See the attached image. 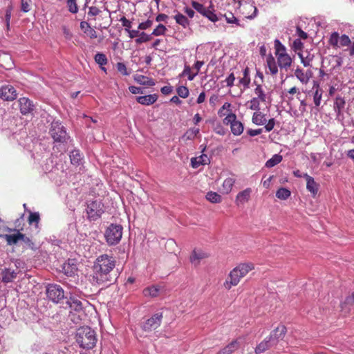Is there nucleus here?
Masks as SVG:
<instances>
[{
  "label": "nucleus",
  "mask_w": 354,
  "mask_h": 354,
  "mask_svg": "<svg viewBox=\"0 0 354 354\" xmlns=\"http://www.w3.org/2000/svg\"><path fill=\"white\" fill-rule=\"evenodd\" d=\"M274 346H276L274 344V340H272L268 336L266 339H265L257 346L255 348V353L261 354Z\"/></svg>",
  "instance_id": "nucleus-15"
},
{
  "label": "nucleus",
  "mask_w": 354,
  "mask_h": 354,
  "mask_svg": "<svg viewBox=\"0 0 354 354\" xmlns=\"http://www.w3.org/2000/svg\"><path fill=\"white\" fill-rule=\"evenodd\" d=\"M232 270L230 271L228 277L227 278L226 281L224 283V286L227 290H230L232 286H236L239 283L241 279L243 277L242 275H241V274L239 272H236V275H237L236 276L237 279H236V281L234 282V277H235V276L233 275V277H232Z\"/></svg>",
  "instance_id": "nucleus-23"
},
{
  "label": "nucleus",
  "mask_w": 354,
  "mask_h": 354,
  "mask_svg": "<svg viewBox=\"0 0 354 354\" xmlns=\"http://www.w3.org/2000/svg\"><path fill=\"white\" fill-rule=\"evenodd\" d=\"M134 80L136 82L141 85L152 86L155 85V81L152 78L142 75H136L134 76Z\"/></svg>",
  "instance_id": "nucleus-26"
},
{
  "label": "nucleus",
  "mask_w": 354,
  "mask_h": 354,
  "mask_svg": "<svg viewBox=\"0 0 354 354\" xmlns=\"http://www.w3.org/2000/svg\"><path fill=\"white\" fill-rule=\"evenodd\" d=\"M122 25L125 28V30L128 31L131 28V22L127 19L125 17H122L120 19Z\"/></svg>",
  "instance_id": "nucleus-56"
},
{
  "label": "nucleus",
  "mask_w": 354,
  "mask_h": 354,
  "mask_svg": "<svg viewBox=\"0 0 354 354\" xmlns=\"http://www.w3.org/2000/svg\"><path fill=\"white\" fill-rule=\"evenodd\" d=\"M143 293L145 296H151L152 297H157L159 293V288L156 286H151L144 289Z\"/></svg>",
  "instance_id": "nucleus-40"
},
{
  "label": "nucleus",
  "mask_w": 354,
  "mask_h": 354,
  "mask_svg": "<svg viewBox=\"0 0 354 354\" xmlns=\"http://www.w3.org/2000/svg\"><path fill=\"white\" fill-rule=\"evenodd\" d=\"M275 125V120L271 118L268 120V123L265 125V129L267 132L272 131Z\"/></svg>",
  "instance_id": "nucleus-59"
},
{
  "label": "nucleus",
  "mask_w": 354,
  "mask_h": 354,
  "mask_svg": "<svg viewBox=\"0 0 354 354\" xmlns=\"http://www.w3.org/2000/svg\"><path fill=\"white\" fill-rule=\"evenodd\" d=\"M123 227L120 224L111 223L105 230L104 236L109 245H115L122 237Z\"/></svg>",
  "instance_id": "nucleus-5"
},
{
  "label": "nucleus",
  "mask_w": 354,
  "mask_h": 354,
  "mask_svg": "<svg viewBox=\"0 0 354 354\" xmlns=\"http://www.w3.org/2000/svg\"><path fill=\"white\" fill-rule=\"evenodd\" d=\"M63 270L64 271V273L68 276H72L74 274L75 271L76 270L75 267L70 266L69 264H64L63 266Z\"/></svg>",
  "instance_id": "nucleus-55"
},
{
  "label": "nucleus",
  "mask_w": 354,
  "mask_h": 354,
  "mask_svg": "<svg viewBox=\"0 0 354 354\" xmlns=\"http://www.w3.org/2000/svg\"><path fill=\"white\" fill-rule=\"evenodd\" d=\"M234 80H235V76H234V73H232L225 80V82H226L227 86L232 87L234 85Z\"/></svg>",
  "instance_id": "nucleus-58"
},
{
  "label": "nucleus",
  "mask_w": 354,
  "mask_h": 354,
  "mask_svg": "<svg viewBox=\"0 0 354 354\" xmlns=\"http://www.w3.org/2000/svg\"><path fill=\"white\" fill-rule=\"evenodd\" d=\"M192 6L194 10H196L198 12L201 14L202 15H206L205 11L207 8H206L203 4L196 1H192Z\"/></svg>",
  "instance_id": "nucleus-46"
},
{
  "label": "nucleus",
  "mask_w": 354,
  "mask_h": 354,
  "mask_svg": "<svg viewBox=\"0 0 354 354\" xmlns=\"http://www.w3.org/2000/svg\"><path fill=\"white\" fill-rule=\"evenodd\" d=\"M49 133L55 143L54 147H57L59 151H66V144L70 137L62 123L59 121L52 122Z\"/></svg>",
  "instance_id": "nucleus-2"
},
{
  "label": "nucleus",
  "mask_w": 354,
  "mask_h": 354,
  "mask_svg": "<svg viewBox=\"0 0 354 354\" xmlns=\"http://www.w3.org/2000/svg\"><path fill=\"white\" fill-rule=\"evenodd\" d=\"M260 100L257 97H253L250 101V109L252 110L259 111L260 110Z\"/></svg>",
  "instance_id": "nucleus-53"
},
{
  "label": "nucleus",
  "mask_w": 354,
  "mask_h": 354,
  "mask_svg": "<svg viewBox=\"0 0 354 354\" xmlns=\"http://www.w3.org/2000/svg\"><path fill=\"white\" fill-rule=\"evenodd\" d=\"M71 162L73 165H79L82 160V154L79 150H73L70 154Z\"/></svg>",
  "instance_id": "nucleus-35"
},
{
  "label": "nucleus",
  "mask_w": 354,
  "mask_h": 354,
  "mask_svg": "<svg viewBox=\"0 0 354 354\" xmlns=\"http://www.w3.org/2000/svg\"><path fill=\"white\" fill-rule=\"evenodd\" d=\"M17 91L13 86L6 84L0 86V98L3 100L12 101L16 99Z\"/></svg>",
  "instance_id": "nucleus-11"
},
{
  "label": "nucleus",
  "mask_w": 354,
  "mask_h": 354,
  "mask_svg": "<svg viewBox=\"0 0 354 354\" xmlns=\"http://www.w3.org/2000/svg\"><path fill=\"white\" fill-rule=\"evenodd\" d=\"M306 55L304 53H298V55L301 59V62L305 67L310 66V62L313 61L314 55L306 52Z\"/></svg>",
  "instance_id": "nucleus-32"
},
{
  "label": "nucleus",
  "mask_w": 354,
  "mask_h": 354,
  "mask_svg": "<svg viewBox=\"0 0 354 354\" xmlns=\"http://www.w3.org/2000/svg\"><path fill=\"white\" fill-rule=\"evenodd\" d=\"M100 12V10H99V8H97L95 6H91L89 8L88 15L90 16H96V15H99Z\"/></svg>",
  "instance_id": "nucleus-64"
},
{
  "label": "nucleus",
  "mask_w": 354,
  "mask_h": 354,
  "mask_svg": "<svg viewBox=\"0 0 354 354\" xmlns=\"http://www.w3.org/2000/svg\"><path fill=\"white\" fill-rule=\"evenodd\" d=\"M234 183H235V180L234 178H226L223 183V187L224 191L226 193H229L232 190V188Z\"/></svg>",
  "instance_id": "nucleus-43"
},
{
  "label": "nucleus",
  "mask_w": 354,
  "mask_h": 354,
  "mask_svg": "<svg viewBox=\"0 0 354 354\" xmlns=\"http://www.w3.org/2000/svg\"><path fill=\"white\" fill-rule=\"evenodd\" d=\"M290 194V191L284 187L279 188L276 192V196L281 200H286Z\"/></svg>",
  "instance_id": "nucleus-38"
},
{
  "label": "nucleus",
  "mask_w": 354,
  "mask_h": 354,
  "mask_svg": "<svg viewBox=\"0 0 354 354\" xmlns=\"http://www.w3.org/2000/svg\"><path fill=\"white\" fill-rule=\"evenodd\" d=\"M176 92L179 97L186 98L189 96V89L187 86H180L176 88Z\"/></svg>",
  "instance_id": "nucleus-48"
},
{
  "label": "nucleus",
  "mask_w": 354,
  "mask_h": 354,
  "mask_svg": "<svg viewBox=\"0 0 354 354\" xmlns=\"http://www.w3.org/2000/svg\"><path fill=\"white\" fill-rule=\"evenodd\" d=\"M158 95L156 94H150L136 97V101L143 105H151L157 101Z\"/></svg>",
  "instance_id": "nucleus-21"
},
{
  "label": "nucleus",
  "mask_w": 354,
  "mask_h": 354,
  "mask_svg": "<svg viewBox=\"0 0 354 354\" xmlns=\"http://www.w3.org/2000/svg\"><path fill=\"white\" fill-rule=\"evenodd\" d=\"M252 192L251 188H247L242 192H240L236 197V203L237 205H243L248 202L250 198Z\"/></svg>",
  "instance_id": "nucleus-19"
},
{
  "label": "nucleus",
  "mask_w": 354,
  "mask_h": 354,
  "mask_svg": "<svg viewBox=\"0 0 354 354\" xmlns=\"http://www.w3.org/2000/svg\"><path fill=\"white\" fill-rule=\"evenodd\" d=\"M95 61L97 64H98L100 66H103L107 64V58L106 55L102 53H97L95 55Z\"/></svg>",
  "instance_id": "nucleus-41"
},
{
  "label": "nucleus",
  "mask_w": 354,
  "mask_h": 354,
  "mask_svg": "<svg viewBox=\"0 0 354 354\" xmlns=\"http://www.w3.org/2000/svg\"><path fill=\"white\" fill-rule=\"evenodd\" d=\"M277 57V63L281 68L287 70L292 64V58L287 53L280 54Z\"/></svg>",
  "instance_id": "nucleus-20"
},
{
  "label": "nucleus",
  "mask_w": 354,
  "mask_h": 354,
  "mask_svg": "<svg viewBox=\"0 0 354 354\" xmlns=\"http://www.w3.org/2000/svg\"><path fill=\"white\" fill-rule=\"evenodd\" d=\"M212 6H209L205 11L206 15H203V16L207 17L209 20H210L212 22H216L218 20V17L216 14L214 13Z\"/></svg>",
  "instance_id": "nucleus-44"
},
{
  "label": "nucleus",
  "mask_w": 354,
  "mask_h": 354,
  "mask_svg": "<svg viewBox=\"0 0 354 354\" xmlns=\"http://www.w3.org/2000/svg\"><path fill=\"white\" fill-rule=\"evenodd\" d=\"M75 339L80 347L91 349L96 344V333L89 326H82L76 331Z\"/></svg>",
  "instance_id": "nucleus-3"
},
{
  "label": "nucleus",
  "mask_w": 354,
  "mask_h": 354,
  "mask_svg": "<svg viewBox=\"0 0 354 354\" xmlns=\"http://www.w3.org/2000/svg\"><path fill=\"white\" fill-rule=\"evenodd\" d=\"M116 68L118 72H120L123 75H129V73L127 72V68L126 65L122 62H118L116 64Z\"/></svg>",
  "instance_id": "nucleus-54"
},
{
  "label": "nucleus",
  "mask_w": 354,
  "mask_h": 354,
  "mask_svg": "<svg viewBox=\"0 0 354 354\" xmlns=\"http://www.w3.org/2000/svg\"><path fill=\"white\" fill-rule=\"evenodd\" d=\"M329 44L333 47H339L338 43L339 44V35L337 32H333L329 38Z\"/></svg>",
  "instance_id": "nucleus-47"
},
{
  "label": "nucleus",
  "mask_w": 354,
  "mask_h": 354,
  "mask_svg": "<svg viewBox=\"0 0 354 354\" xmlns=\"http://www.w3.org/2000/svg\"><path fill=\"white\" fill-rule=\"evenodd\" d=\"M206 257V255L203 252H197L196 250H194L192 255L190 256V261L192 263L198 264L200 260Z\"/></svg>",
  "instance_id": "nucleus-34"
},
{
  "label": "nucleus",
  "mask_w": 354,
  "mask_h": 354,
  "mask_svg": "<svg viewBox=\"0 0 354 354\" xmlns=\"http://www.w3.org/2000/svg\"><path fill=\"white\" fill-rule=\"evenodd\" d=\"M40 220L39 214L38 212H31L28 216L29 224H37Z\"/></svg>",
  "instance_id": "nucleus-52"
},
{
  "label": "nucleus",
  "mask_w": 354,
  "mask_h": 354,
  "mask_svg": "<svg viewBox=\"0 0 354 354\" xmlns=\"http://www.w3.org/2000/svg\"><path fill=\"white\" fill-rule=\"evenodd\" d=\"M304 177L306 180L307 189L315 196L317 194L319 185L315 181L313 177L307 174H304Z\"/></svg>",
  "instance_id": "nucleus-18"
},
{
  "label": "nucleus",
  "mask_w": 354,
  "mask_h": 354,
  "mask_svg": "<svg viewBox=\"0 0 354 354\" xmlns=\"http://www.w3.org/2000/svg\"><path fill=\"white\" fill-rule=\"evenodd\" d=\"M303 46V43L299 39H295L292 43V48L295 51L297 50H301Z\"/></svg>",
  "instance_id": "nucleus-63"
},
{
  "label": "nucleus",
  "mask_w": 354,
  "mask_h": 354,
  "mask_svg": "<svg viewBox=\"0 0 354 354\" xmlns=\"http://www.w3.org/2000/svg\"><path fill=\"white\" fill-rule=\"evenodd\" d=\"M67 7L71 13L75 14L78 12L76 0H67Z\"/></svg>",
  "instance_id": "nucleus-50"
},
{
  "label": "nucleus",
  "mask_w": 354,
  "mask_h": 354,
  "mask_svg": "<svg viewBox=\"0 0 354 354\" xmlns=\"http://www.w3.org/2000/svg\"><path fill=\"white\" fill-rule=\"evenodd\" d=\"M20 113L26 115L28 114H32L35 109V104L33 101L28 97H20L18 100Z\"/></svg>",
  "instance_id": "nucleus-10"
},
{
  "label": "nucleus",
  "mask_w": 354,
  "mask_h": 354,
  "mask_svg": "<svg viewBox=\"0 0 354 354\" xmlns=\"http://www.w3.org/2000/svg\"><path fill=\"white\" fill-rule=\"evenodd\" d=\"M7 231L9 232H15L12 234L0 235V237H3L6 239L8 245H17L19 241H21L24 243V248L30 249L34 251L37 249V247L32 241V240L30 238L26 236L24 234L21 233L19 230L8 227Z\"/></svg>",
  "instance_id": "nucleus-4"
},
{
  "label": "nucleus",
  "mask_w": 354,
  "mask_h": 354,
  "mask_svg": "<svg viewBox=\"0 0 354 354\" xmlns=\"http://www.w3.org/2000/svg\"><path fill=\"white\" fill-rule=\"evenodd\" d=\"M254 84L256 85L254 93L257 95V98H259L261 102H266V95L262 88L261 84L259 83V82L256 80H254Z\"/></svg>",
  "instance_id": "nucleus-28"
},
{
  "label": "nucleus",
  "mask_w": 354,
  "mask_h": 354,
  "mask_svg": "<svg viewBox=\"0 0 354 354\" xmlns=\"http://www.w3.org/2000/svg\"><path fill=\"white\" fill-rule=\"evenodd\" d=\"M162 317V313H155L151 317L142 323V328L147 332L156 330L160 326Z\"/></svg>",
  "instance_id": "nucleus-9"
},
{
  "label": "nucleus",
  "mask_w": 354,
  "mask_h": 354,
  "mask_svg": "<svg viewBox=\"0 0 354 354\" xmlns=\"http://www.w3.org/2000/svg\"><path fill=\"white\" fill-rule=\"evenodd\" d=\"M115 265L116 261L113 257L106 254L100 255L93 266V283L103 287H108L113 283L118 275V272L115 270Z\"/></svg>",
  "instance_id": "nucleus-1"
},
{
  "label": "nucleus",
  "mask_w": 354,
  "mask_h": 354,
  "mask_svg": "<svg viewBox=\"0 0 354 354\" xmlns=\"http://www.w3.org/2000/svg\"><path fill=\"white\" fill-rule=\"evenodd\" d=\"M254 268V266L252 263H239L236 267L232 270V276L234 275V282L236 281V272H239L243 277L248 274V273Z\"/></svg>",
  "instance_id": "nucleus-12"
},
{
  "label": "nucleus",
  "mask_w": 354,
  "mask_h": 354,
  "mask_svg": "<svg viewBox=\"0 0 354 354\" xmlns=\"http://www.w3.org/2000/svg\"><path fill=\"white\" fill-rule=\"evenodd\" d=\"M206 198L213 203H218L221 201V196L216 192H209L206 194Z\"/></svg>",
  "instance_id": "nucleus-39"
},
{
  "label": "nucleus",
  "mask_w": 354,
  "mask_h": 354,
  "mask_svg": "<svg viewBox=\"0 0 354 354\" xmlns=\"http://www.w3.org/2000/svg\"><path fill=\"white\" fill-rule=\"evenodd\" d=\"M286 332V327L284 325H280L271 332L269 335L270 339L274 340V344L277 345L280 340L283 339Z\"/></svg>",
  "instance_id": "nucleus-13"
},
{
  "label": "nucleus",
  "mask_w": 354,
  "mask_h": 354,
  "mask_svg": "<svg viewBox=\"0 0 354 354\" xmlns=\"http://www.w3.org/2000/svg\"><path fill=\"white\" fill-rule=\"evenodd\" d=\"M239 347V344L236 340H234L227 344L225 347L220 350L217 354H232Z\"/></svg>",
  "instance_id": "nucleus-25"
},
{
  "label": "nucleus",
  "mask_w": 354,
  "mask_h": 354,
  "mask_svg": "<svg viewBox=\"0 0 354 354\" xmlns=\"http://www.w3.org/2000/svg\"><path fill=\"white\" fill-rule=\"evenodd\" d=\"M30 0H21V9L24 12H28L30 10Z\"/></svg>",
  "instance_id": "nucleus-61"
},
{
  "label": "nucleus",
  "mask_w": 354,
  "mask_h": 354,
  "mask_svg": "<svg viewBox=\"0 0 354 354\" xmlns=\"http://www.w3.org/2000/svg\"><path fill=\"white\" fill-rule=\"evenodd\" d=\"M226 21L228 24H238L239 20L234 16L232 13H230L229 16L225 15Z\"/></svg>",
  "instance_id": "nucleus-62"
},
{
  "label": "nucleus",
  "mask_w": 354,
  "mask_h": 354,
  "mask_svg": "<svg viewBox=\"0 0 354 354\" xmlns=\"http://www.w3.org/2000/svg\"><path fill=\"white\" fill-rule=\"evenodd\" d=\"M18 272L9 268H4L1 271V281L4 283L12 282L17 277Z\"/></svg>",
  "instance_id": "nucleus-16"
},
{
  "label": "nucleus",
  "mask_w": 354,
  "mask_h": 354,
  "mask_svg": "<svg viewBox=\"0 0 354 354\" xmlns=\"http://www.w3.org/2000/svg\"><path fill=\"white\" fill-rule=\"evenodd\" d=\"M317 85V89L313 95V101L316 106H319L321 103L322 96V90L319 88L318 84L315 82L314 86Z\"/></svg>",
  "instance_id": "nucleus-36"
},
{
  "label": "nucleus",
  "mask_w": 354,
  "mask_h": 354,
  "mask_svg": "<svg viewBox=\"0 0 354 354\" xmlns=\"http://www.w3.org/2000/svg\"><path fill=\"white\" fill-rule=\"evenodd\" d=\"M266 62L270 73L272 75H276L278 73V68L276 64L275 59L271 54L267 57Z\"/></svg>",
  "instance_id": "nucleus-29"
},
{
  "label": "nucleus",
  "mask_w": 354,
  "mask_h": 354,
  "mask_svg": "<svg viewBox=\"0 0 354 354\" xmlns=\"http://www.w3.org/2000/svg\"><path fill=\"white\" fill-rule=\"evenodd\" d=\"M243 77L239 80V84L243 85L244 89L249 88L250 84V70L248 67H246L243 70Z\"/></svg>",
  "instance_id": "nucleus-30"
},
{
  "label": "nucleus",
  "mask_w": 354,
  "mask_h": 354,
  "mask_svg": "<svg viewBox=\"0 0 354 354\" xmlns=\"http://www.w3.org/2000/svg\"><path fill=\"white\" fill-rule=\"evenodd\" d=\"M295 75L303 84H308V77L303 69L297 68L295 71Z\"/></svg>",
  "instance_id": "nucleus-37"
},
{
  "label": "nucleus",
  "mask_w": 354,
  "mask_h": 354,
  "mask_svg": "<svg viewBox=\"0 0 354 354\" xmlns=\"http://www.w3.org/2000/svg\"><path fill=\"white\" fill-rule=\"evenodd\" d=\"M210 162L209 157L206 154H202L198 157L191 159V165L193 168H198L201 165H208Z\"/></svg>",
  "instance_id": "nucleus-17"
},
{
  "label": "nucleus",
  "mask_w": 354,
  "mask_h": 354,
  "mask_svg": "<svg viewBox=\"0 0 354 354\" xmlns=\"http://www.w3.org/2000/svg\"><path fill=\"white\" fill-rule=\"evenodd\" d=\"M351 44V41L347 35L344 34L341 37H339V47L349 46Z\"/></svg>",
  "instance_id": "nucleus-51"
},
{
  "label": "nucleus",
  "mask_w": 354,
  "mask_h": 354,
  "mask_svg": "<svg viewBox=\"0 0 354 354\" xmlns=\"http://www.w3.org/2000/svg\"><path fill=\"white\" fill-rule=\"evenodd\" d=\"M80 28L90 38L95 39L97 37L96 31L92 28L89 24L86 21H82L80 23Z\"/></svg>",
  "instance_id": "nucleus-24"
},
{
  "label": "nucleus",
  "mask_w": 354,
  "mask_h": 354,
  "mask_svg": "<svg viewBox=\"0 0 354 354\" xmlns=\"http://www.w3.org/2000/svg\"><path fill=\"white\" fill-rule=\"evenodd\" d=\"M174 12H176V15L174 18L176 20V22L182 26L184 28L188 27L189 26V21L187 17L177 10H175Z\"/></svg>",
  "instance_id": "nucleus-27"
},
{
  "label": "nucleus",
  "mask_w": 354,
  "mask_h": 354,
  "mask_svg": "<svg viewBox=\"0 0 354 354\" xmlns=\"http://www.w3.org/2000/svg\"><path fill=\"white\" fill-rule=\"evenodd\" d=\"M152 24H153L152 21L148 19L145 22L140 23L138 26V29L146 30V29L149 28V27H151Z\"/></svg>",
  "instance_id": "nucleus-60"
},
{
  "label": "nucleus",
  "mask_w": 354,
  "mask_h": 354,
  "mask_svg": "<svg viewBox=\"0 0 354 354\" xmlns=\"http://www.w3.org/2000/svg\"><path fill=\"white\" fill-rule=\"evenodd\" d=\"M46 294L48 299L55 304L59 303L65 297L64 289L55 283H50L46 286Z\"/></svg>",
  "instance_id": "nucleus-7"
},
{
  "label": "nucleus",
  "mask_w": 354,
  "mask_h": 354,
  "mask_svg": "<svg viewBox=\"0 0 354 354\" xmlns=\"http://www.w3.org/2000/svg\"><path fill=\"white\" fill-rule=\"evenodd\" d=\"M104 204L100 201H89L86 209L87 218L95 221L100 218L104 212Z\"/></svg>",
  "instance_id": "nucleus-6"
},
{
  "label": "nucleus",
  "mask_w": 354,
  "mask_h": 354,
  "mask_svg": "<svg viewBox=\"0 0 354 354\" xmlns=\"http://www.w3.org/2000/svg\"><path fill=\"white\" fill-rule=\"evenodd\" d=\"M167 31V28L163 24H159L151 34V36H160L164 35Z\"/></svg>",
  "instance_id": "nucleus-49"
},
{
  "label": "nucleus",
  "mask_w": 354,
  "mask_h": 354,
  "mask_svg": "<svg viewBox=\"0 0 354 354\" xmlns=\"http://www.w3.org/2000/svg\"><path fill=\"white\" fill-rule=\"evenodd\" d=\"M346 104V100L344 97L339 95L337 96L335 99L333 109L336 113L337 118L339 119L343 116L342 111L344 109Z\"/></svg>",
  "instance_id": "nucleus-14"
},
{
  "label": "nucleus",
  "mask_w": 354,
  "mask_h": 354,
  "mask_svg": "<svg viewBox=\"0 0 354 354\" xmlns=\"http://www.w3.org/2000/svg\"><path fill=\"white\" fill-rule=\"evenodd\" d=\"M199 133V129H191L188 131H187L185 136L187 135L188 139H192Z\"/></svg>",
  "instance_id": "nucleus-57"
},
{
  "label": "nucleus",
  "mask_w": 354,
  "mask_h": 354,
  "mask_svg": "<svg viewBox=\"0 0 354 354\" xmlns=\"http://www.w3.org/2000/svg\"><path fill=\"white\" fill-rule=\"evenodd\" d=\"M267 120L265 115L261 112L257 111L253 113L252 122L257 125H263L266 123Z\"/></svg>",
  "instance_id": "nucleus-31"
},
{
  "label": "nucleus",
  "mask_w": 354,
  "mask_h": 354,
  "mask_svg": "<svg viewBox=\"0 0 354 354\" xmlns=\"http://www.w3.org/2000/svg\"><path fill=\"white\" fill-rule=\"evenodd\" d=\"M274 48H275V54L276 56H279L280 54H286V48L284 45H283L279 39L274 40Z\"/></svg>",
  "instance_id": "nucleus-42"
},
{
  "label": "nucleus",
  "mask_w": 354,
  "mask_h": 354,
  "mask_svg": "<svg viewBox=\"0 0 354 354\" xmlns=\"http://www.w3.org/2000/svg\"><path fill=\"white\" fill-rule=\"evenodd\" d=\"M66 304L71 309L75 311L79 312L83 309V304L82 301L75 297H70V298L67 300Z\"/></svg>",
  "instance_id": "nucleus-22"
},
{
  "label": "nucleus",
  "mask_w": 354,
  "mask_h": 354,
  "mask_svg": "<svg viewBox=\"0 0 354 354\" xmlns=\"http://www.w3.org/2000/svg\"><path fill=\"white\" fill-rule=\"evenodd\" d=\"M223 122L225 124H230L231 131L234 136L241 135L244 129L243 124L237 120L236 115L230 113L224 118Z\"/></svg>",
  "instance_id": "nucleus-8"
},
{
  "label": "nucleus",
  "mask_w": 354,
  "mask_h": 354,
  "mask_svg": "<svg viewBox=\"0 0 354 354\" xmlns=\"http://www.w3.org/2000/svg\"><path fill=\"white\" fill-rule=\"evenodd\" d=\"M152 39L151 35H147L144 32L140 33V35L137 39H136L135 41L136 44H140L144 42H147L150 41Z\"/></svg>",
  "instance_id": "nucleus-45"
},
{
  "label": "nucleus",
  "mask_w": 354,
  "mask_h": 354,
  "mask_svg": "<svg viewBox=\"0 0 354 354\" xmlns=\"http://www.w3.org/2000/svg\"><path fill=\"white\" fill-rule=\"evenodd\" d=\"M282 159V156L279 154H274L270 159L267 160L266 162V167L268 168L273 167L281 162Z\"/></svg>",
  "instance_id": "nucleus-33"
}]
</instances>
